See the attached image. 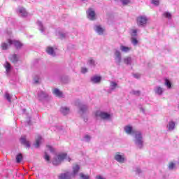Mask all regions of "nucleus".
Segmentation results:
<instances>
[{
    "label": "nucleus",
    "mask_w": 179,
    "mask_h": 179,
    "mask_svg": "<svg viewBox=\"0 0 179 179\" xmlns=\"http://www.w3.org/2000/svg\"><path fill=\"white\" fill-rule=\"evenodd\" d=\"M57 36L59 37V38H61V40H64V38L66 37V34H62L61 32H58L57 34Z\"/></svg>",
    "instance_id": "34"
},
{
    "label": "nucleus",
    "mask_w": 179,
    "mask_h": 179,
    "mask_svg": "<svg viewBox=\"0 0 179 179\" xmlns=\"http://www.w3.org/2000/svg\"><path fill=\"white\" fill-rule=\"evenodd\" d=\"M96 179H106L103 176L98 175L96 176Z\"/></svg>",
    "instance_id": "48"
},
{
    "label": "nucleus",
    "mask_w": 179,
    "mask_h": 179,
    "mask_svg": "<svg viewBox=\"0 0 179 179\" xmlns=\"http://www.w3.org/2000/svg\"><path fill=\"white\" fill-rule=\"evenodd\" d=\"M9 45H9V43L8 45V43H3L1 45V47L2 50H7L8 48L9 47Z\"/></svg>",
    "instance_id": "36"
},
{
    "label": "nucleus",
    "mask_w": 179,
    "mask_h": 179,
    "mask_svg": "<svg viewBox=\"0 0 179 179\" xmlns=\"http://www.w3.org/2000/svg\"><path fill=\"white\" fill-rule=\"evenodd\" d=\"M5 98L6 99V100H8V101L9 103H10L11 100H12V96H10V94H9V93L6 92L5 94Z\"/></svg>",
    "instance_id": "35"
},
{
    "label": "nucleus",
    "mask_w": 179,
    "mask_h": 179,
    "mask_svg": "<svg viewBox=\"0 0 179 179\" xmlns=\"http://www.w3.org/2000/svg\"><path fill=\"white\" fill-rule=\"evenodd\" d=\"M21 143L26 146V148H30V142L26 139L25 136H22L20 138Z\"/></svg>",
    "instance_id": "18"
},
{
    "label": "nucleus",
    "mask_w": 179,
    "mask_h": 179,
    "mask_svg": "<svg viewBox=\"0 0 179 179\" xmlns=\"http://www.w3.org/2000/svg\"><path fill=\"white\" fill-rule=\"evenodd\" d=\"M87 111V106L80 104L79 106V114L81 115H83V114H86V112Z\"/></svg>",
    "instance_id": "15"
},
{
    "label": "nucleus",
    "mask_w": 179,
    "mask_h": 179,
    "mask_svg": "<svg viewBox=\"0 0 179 179\" xmlns=\"http://www.w3.org/2000/svg\"><path fill=\"white\" fill-rule=\"evenodd\" d=\"M152 3L157 6V5H159V0H152Z\"/></svg>",
    "instance_id": "46"
},
{
    "label": "nucleus",
    "mask_w": 179,
    "mask_h": 179,
    "mask_svg": "<svg viewBox=\"0 0 179 179\" xmlns=\"http://www.w3.org/2000/svg\"><path fill=\"white\" fill-rule=\"evenodd\" d=\"M175 167H176L175 163H173V162L169 163V170H173Z\"/></svg>",
    "instance_id": "41"
},
{
    "label": "nucleus",
    "mask_w": 179,
    "mask_h": 179,
    "mask_svg": "<svg viewBox=\"0 0 179 179\" xmlns=\"http://www.w3.org/2000/svg\"><path fill=\"white\" fill-rule=\"evenodd\" d=\"M64 160H67V162H71V157H68V155L66 153H62L59 154L57 157H55L53 160L52 161V164L54 166H58L59 164H61L62 162H64Z\"/></svg>",
    "instance_id": "2"
},
{
    "label": "nucleus",
    "mask_w": 179,
    "mask_h": 179,
    "mask_svg": "<svg viewBox=\"0 0 179 179\" xmlns=\"http://www.w3.org/2000/svg\"><path fill=\"white\" fill-rule=\"evenodd\" d=\"M4 66L6 68V71L7 73H9V72H10V70L12 69V66H10V64H9V62H6V65H4Z\"/></svg>",
    "instance_id": "29"
},
{
    "label": "nucleus",
    "mask_w": 179,
    "mask_h": 179,
    "mask_svg": "<svg viewBox=\"0 0 179 179\" xmlns=\"http://www.w3.org/2000/svg\"><path fill=\"white\" fill-rule=\"evenodd\" d=\"M92 139V137L89 135H85L83 138L85 142H89Z\"/></svg>",
    "instance_id": "39"
},
{
    "label": "nucleus",
    "mask_w": 179,
    "mask_h": 179,
    "mask_svg": "<svg viewBox=\"0 0 179 179\" xmlns=\"http://www.w3.org/2000/svg\"><path fill=\"white\" fill-rule=\"evenodd\" d=\"M72 173L69 171H64L59 174L58 179H72Z\"/></svg>",
    "instance_id": "7"
},
{
    "label": "nucleus",
    "mask_w": 179,
    "mask_h": 179,
    "mask_svg": "<svg viewBox=\"0 0 179 179\" xmlns=\"http://www.w3.org/2000/svg\"><path fill=\"white\" fill-rule=\"evenodd\" d=\"M131 94H134V96H141V91L139 90H132Z\"/></svg>",
    "instance_id": "38"
},
{
    "label": "nucleus",
    "mask_w": 179,
    "mask_h": 179,
    "mask_svg": "<svg viewBox=\"0 0 179 179\" xmlns=\"http://www.w3.org/2000/svg\"><path fill=\"white\" fill-rule=\"evenodd\" d=\"M53 94H55V96H57V97H62V92L57 88L53 90Z\"/></svg>",
    "instance_id": "26"
},
{
    "label": "nucleus",
    "mask_w": 179,
    "mask_h": 179,
    "mask_svg": "<svg viewBox=\"0 0 179 179\" xmlns=\"http://www.w3.org/2000/svg\"><path fill=\"white\" fill-rule=\"evenodd\" d=\"M48 150H50V152H54V148H52V147H51V145H47Z\"/></svg>",
    "instance_id": "47"
},
{
    "label": "nucleus",
    "mask_w": 179,
    "mask_h": 179,
    "mask_svg": "<svg viewBox=\"0 0 179 179\" xmlns=\"http://www.w3.org/2000/svg\"><path fill=\"white\" fill-rule=\"evenodd\" d=\"M44 159L46 162H50V155L47 152H45Z\"/></svg>",
    "instance_id": "43"
},
{
    "label": "nucleus",
    "mask_w": 179,
    "mask_h": 179,
    "mask_svg": "<svg viewBox=\"0 0 179 179\" xmlns=\"http://www.w3.org/2000/svg\"><path fill=\"white\" fill-rule=\"evenodd\" d=\"M121 2L123 5H128V3H129V0H121Z\"/></svg>",
    "instance_id": "45"
},
{
    "label": "nucleus",
    "mask_w": 179,
    "mask_h": 179,
    "mask_svg": "<svg viewBox=\"0 0 179 179\" xmlns=\"http://www.w3.org/2000/svg\"><path fill=\"white\" fill-rule=\"evenodd\" d=\"M164 16L168 19H171V14L170 13H164Z\"/></svg>",
    "instance_id": "42"
},
{
    "label": "nucleus",
    "mask_w": 179,
    "mask_h": 179,
    "mask_svg": "<svg viewBox=\"0 0 179 179\" xmlns=\"http://www.w3.org/2000/svg\"><path fill=\"white\" fill-rule=\"evenodd\" d=\"M124 131L127 134V135H134L135 132L138 131L134 130V128L131 125L124 126Z\"/></svg>",
    "instance_id": "11"
},
{
    "label": "nucleus",
    "mask_w": 179,
    "mask_h": 179,
    "mask_svg": "<svg viewBox=\"0 0 179 179\" xmlns=\"http://www.w3.org/2000/svg\"><path fill=\"white\" fill-rule=\"evenodd\" d=\"M120 49L122 52H129L132 50V48L121 45Z\"/></svg>",
    "instance_id": "22"
},
{
    "label": "nucleus",
    "mask_w": 179,
    "mask_h": 179,
    "mask_svg": "<svg viewBox=\"0 0 179 179\" xmlns=\"http://www.w3.org/2000/svg\"><path fill=\"white\" fill-rule=\"evenodd\" d=\"M134 135V142L138 148V149H142L143 148V136H142V132L140 131H137L135 132Z\"/></svg>",
    "instance_id": "1"
},
{
    "label": "nucleus",
    "mask_w": 179,
    "mask_h": 179,
    "mask_svg": "<svg viewBox=\"0 0 179 179\" xmlns=\"http://www.w3.org/2000/svg\"><path fill=\"white\" fill-rule=\"evenodd\" d=\"M131 44H133V45H138V43H139L138 39H136V38H134V37L131 38Z\"/></svg>",
    "instance_id": "31"
},
{
    "label": "nucleus",
    "mask_w": 179,
    "mask_h": 179,
    "mask_svg": "<svg viewBox=\"0 0 179 179\" xmlns=\"http://www.w3.org/2000/svg\"><path fill=\"white\" fill-rule=\"evenodd\" d=\"M114 159L117 163H120L121 164L125 163L127 162V157H125V154L117 152L114 155Z\"/></svg>",
    "instance_id": "4"
},
{
    "label": "nucleus",
    "mask_w": 179,
    "mask_h": 179,
    "mask_svg": "<svg viewBox=\"0 0 179 179\" xmlns=\"http://www.w3.org/2000/svg\"><path fill=\"white\" fill-rule=\"evenodd\" d=\"M48 94L44 91H40L38 92L37 99L40 101H43L45 99H48Z\"/></svg>",
    "instance_id": "12"
},
{
    "label": "nucleus",
    "mask_w": 179,
    "mask_h": 179,
    "mask_svg": "<svg viewBox=\"0 0 179 179\" xmlns=\"http://www.w3.org/2000/svg\"><path fill=\"white\" fill-rule=\"evenodd\" d=\"M83 1H85V0H83Z\"/></svg>",
    "instance_id": "53"
},
{
    "label": "nucleus",
    "mask_w": 179,
    "mask_h": 179,
    "mask_svg": "<svg viewBox=\"0 0 179 179\" xmlns=\"http://www.w3.org/2000/svg\"><path fill=\"white\" fill-rule=\"evenodd\" d=\"M60 113H62L63 114V115H68V114H69V113H70L69 108L66 107V106H62L60 108Z\"/></svg>",
    "instance_id": "21"
},
{
    "label": "nucleus",
    "mask_w": 179,
    "mask_h": 179,
    "mask_svg": "<svg viewBox=\"0 0 179 179\" xmlns=\"http://www.w3.org/2000/svg\"><path fill=\"white\" fill-rule=\"evenodd\" d=\"M165 86H167L168 89L171 88V83H170V80L167 79L165 80Z\"/></svg>",
    "instance_id": "37"
},
{
    "label": "nucleus",
    "mask_w": 179,
    "mask_h": 179,
    "mask_svg": "<svg viewBox=\"0 0 179 179\" xmlns=\"http://www.w3.org/2000/svg\"><path fill=\"white\" fill-rule=\"evenodd\" d=\"M123 62L126 64V65H131L132 64V57H126L123 59Z\"/></svg>",
    "instance_id": "25"
},
{
    "label": "nucleus",
    "mask_w": 179,
    "mask_h": 179,
    "mask_svg": "<svg viewBox=\"0 0 179 179\" xmlns=\"http://www.w3.org/2000/svg\"><path fill=\"white\" fill-rule=\"evenodd\" d=\"M22 160H23V156L22 155V154H18L16 156V162H17V163H20V162H22Z\"/></svg>",
    "instance_id": "32"
},
{
    "label": "nucleus",
    "mask_w": 179,
    "mask_h": 179,
    "mask_svg": "<svg viewBox=\"0 0 179 179\" xmlns=\"http://www.w3.org/2000/svg\"><path fill=\"white\" fill-rule=\"evenodd\" d=\"M91 82H92V83H100V82H101V77L95 76L91 78Z\"/></svg>",
    "instance_id": "23"
},
{
    "label": "nucleus",
    "mask_w": 179,
    "mask_h": 179,
    "mask_svg": "<svg viewBox=\"0 0 179 179\" xmlns=\"http://www.w3.org/2000/svg\"><path fill=\"white\" fill-rule=\"evenodd\" d=\"M155 94H158V96H162L163 94V92H164V89L162 88L160 86H157L154 89Z\"/></svg>",
    "instance_id": "17"
},
{
    "label": "nucleus",
    "mask_w": 179,
    "mask_h": 179,
    "mask_svg": "<svg viewBox=\"0 0 179 179\" xmlns=\"http://www.w3.org/2000/svg\"><path fill=\"white\" fill-rule=\"evenodd\" d=\"M17 13L21 17H26L28 15L26 8L23 7H18V8L17 9Z\"/></svg>",
    "instance_id": "10"
},
{
    "label": "nucleus",
    "mask_w": 179,
    "mask_h": 179,
    "mask_svg": "<svg viewBox=\"0 0 179 179\" xmlns=\"http://www.w3.org/2000/svg\"><path fill=\"white\" fill-rule=\"evenodd\" d=\"M95 117L96 118H101V120H106L107 121H110V120H111L110 114L101 110H97L95 113Z\"/></svg>",
    "instance_id": "3"
},
{
    "label": "nucleus",
    "mask_w": 179,
    "mask_h": 179,
    "mask_svg": "<svg viewBox=\"0 0 179 179\" xmlns=\"http://www.w3.org/2000/svg\"><path fill=\"white\" fill-rule=\"evenodd\" d=\"M148 20L149 18L146 15H140L136 19L137 24L138 26H145L148 24Z\"/></svg>",
    "instance_id": "5"
},
{
    "label": "nucleus",
    "mask_w": 179,
    "mask_h": 179,
    "mask_svg": "<svg viewBox=\"0 0 179 179\" xmlns=\"http://www.w3.org/2000/svg\"><path fill=\"white\" fill-rule=\"evenodd\" d=\"M115 62L116 65H121L122 62V56L121 52L118 50H116L114 52Z\"/></svg>",
    "instance_id": "6"
},
{
    "label": "nucleus",
    "mask_w": 179,
    "mask_h": 179,
    "mask_svg": "<svg viewBox=\"0 0 179 179\" xmlns=\"http://www.w3.org/2000/svg\"><path fill=\"white\" fill-rule=\"evenodd\" d=\"M36 23L39 27L40 31H41V33H44V31H45V27L43 26V23L41 21H38Z\"/></svg>",
    "instance_id": "27"
},
{
    "label": "nucleus",
    "mask_w": 179,
    "mask_h": 179,
    "mask_svg": "<svg viewBox=\"0 0 179 179\" xmlns=\"http://www.w3.org/2000/svg\"><path fill=\"white\" fill-rule=\"evenodd\" d=\"M35 83H38V80H34Z\"/></svg>",
    "instance_id": "51"
},
{
    "label": "nucleus",
    "mask_w": 179,
    "mask_h": 179,
    "mask_svg": "<svg viewBox=\"0 0 179 179\" xmlns=\"http://www.w3.org/2000/svg\"><path fill=\"white\" fill-rule=\"evenodd\" d=\"M137 173H141L140 169H138Z\"/></svg>",
    "instance_id": "52"
},
{
    "label": "nucleus",
    "mask_w": 179,
    "mask_h": 179,
    "mask_svg": "<svg viewBox=\"0 0 179 179\" xmlns=\"http://www.w3.org/2000/svg\"><path fill=\"white\" fill-rule=\"evenodd\" d=\"M79 170H80V166L78 164H74L73 166V172L71 173V176L75 177L78 173H79Z\"/></svg>",
    "instance_id": "16"
},
{
    "label": "nucleus",
    "mask_w": 179,
    "mask_h": 179,
    "mask_svg": "<svg viewBox=\"0 0 179 179\" xmlns=\"http://www.w3.org/2000/svg\"><path fill=\"white\" fill-rule=\"evenodd\" d=\"M80 179H90V176L89 175H85L83 173H80L79 174Z\"/></svg>",
    "instance_id": "30"
},
{
    "label": "nucleus",
    "mask_w": 179,
    "mask_h": 179,
    "mask_svg": "<svg viewBox=\"0 0 179 179\" xmlns=\"http://www.w3.org/2000/svg\"><path fill=\"white\" fill-rule=\"evenodd\" d=\"M134 78H139V76H138V74H135V75H134Z\"/></svg>",
    "instance_id": "50"
},
{
    "label": "nucleus",
    "mask_w": 179,
    "mask_h": 179,
    "mask_svg": "<svg viewBox=\"0 0 179 179\" xmlns=\"http://www.w3.org/2000/svg\"><path fill=\"white\" fill-rule=\"evenodd\" d=\"M167 128L169 131H173L174 128H176V122L174 121L169 122L167 125Z\"/></svg>",
    "instance_id": "24"
},
{
    "label": "nucleus",
    "mask_w": 179,
    "mask_h": 179,
    "mask_svg": "<svg viewBox=\"0 0 179 179\" xmlns=\"http://www.w3.org/2000/svg\"><path fill=\"white\" fill-rule=\"evenodd\" d=\"M88 64L91 65V66H96V62L94 59H90Z\"/></svg>",
    "instance_id": "40"
},
{
    "label": "nucleus",
    "mask_w": 179,
    "mask_h": 179,
    "mask_svg": "<svg viewBox=\"0 0 179 179\" xmlns=\"http://www.w3.org/2000/svg\"><path fill=\"white\" fill-rule=\"evenodd\" d=\"M87 68L82 67L81 68V73H87Z\"/></svg>",
    "instance_id": "44"
},
{
    "label": "nucleus",
    "mask_w": 179,
    "mask_h": 179,
    "mask_svg": "<svg viewBox=\"0 0 179 179\" xmlns=\"http://www.w3.org/2000/svg\"><path fill=\"white\" fill-rule=\"evenodd\" d=\"M87 15L90 20H96V13L93 9H88V10L87 11Z\"/></svg>",
    "instance_id": "13"
},
{
    "label": "nucleus",
    "mask_w": 179,
    "mask_h": 179,
    "mask_svg": "<svg viewBox=\"0 0 179 179\" xmlns=\"http://www.w3.org/2000/svg\"><path fill=\"white\" fill-rule=\"evenodd\" d=\"M43 142V138H41L40 136H38L37 138L36 139V142L34 144V146L36 148H40V145H41V143Z\"/></svg>",
    "instance_id": "20"
},
{
    "label": "nucleus",
    "mask_w": 179,
    "mask_h": 179,
    "mask_svg": "<svg viewBox=\"0 0 179 179\" xmlns=\"http://www.w3.org/2000/svg\"><path fill=\"white\" fill-rule=\"evenodd\" d=\"M141 111H142V113H145V108H143V107L140 108Z\"/></svg>",
    "instance_id": "49"
},
{
    "label": "nucleus",
    "mask_w": 179,
    "mask_h": 179,
    "mask_svg": "<svg viewBox=\"0 0 179 179\" xmlns=\"http://www.w3.org/2000/svg\"><path fill=\"white\" fill-rule=\"evenodd\" d=\"M8 43L9 45H14L16 48H21L23 44L20 43L19 41L16 40H12V39H8Z\"/></svg>",
    "instance_id": "9"
},
{
    "label": "nucleus",
    "mask_w": 179,
    "mask_h": 179,
    "mask_svg": "<svg viewBox=\"0 0 179 179\" xmlns=\"http://www.w3.org/2000/svg\"><path fill=\"white\" fill-rule=\"evenodd\" d=\"M131 36L136 38L138 36V29H131Z\"/></svg>",
    "instance_id": "33"
},
{
    "label": "nucleus",
    "mask_w": 179,
    "mask_h": 179,
    "mask_svg": "<svg viewBox=\"0 0 179 179\" xmlns=\"http://www.w3.org/2000/svg\"><path fill=\"white\" fill-rule=\"evenodd\" d=\"M94 30L99 34V36H103L104 34V28L101 27V25H95L94 27Z\"/></svg>",
    "instance_id": "14"
},
{
    "label": "nucleus",
    "mask_w": 179,
    "mask_h": 179,
    "mask_svg": "<svg viewBox=\"0 0 179 179\" xmlns=\"http://www.w3.org/2000/svg\"><path fill=\"white\" fill-rule=\"evenodd\" d=\"M46 52L49 55H51V57H55L56 54H55V51L54 50V48L51 47V46H48L46 48Z\"/></svg>",
    "instance_id": "19"
},
{
    "label": "nucleus",
    "mask_w": 179,
    "mask_h": 179,
    "mask_svg": "<svg viewBox=\"0 0 179 179\" xmlns=\"http://www.w3.org/2000/svg\"><path fill=\"white\" fill-rule=\"evenodd\" d=\"M10 59L11 62H13V64H16V62H17V61H19V57H17V55H13L10 56Z\"/></svg>",
    "instance_id": "28"
},
{
    "label": "nucleus",
    "mask_w": 179,
    "mask_h": 179,
    "mask_svg": "<svg viewBox=\"0 0 179 179\" xmlns=\"http://www.w3.org/2000/svg\"><path fill=\"white\" fill-rule=\"evenodd\" d=\"M115 89H120V85L118 83L115 81H110L109 90H108V93H111L115 90Z\"/></svg>",
    "instance_id": "8"
}]
</instances>
